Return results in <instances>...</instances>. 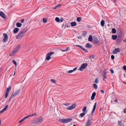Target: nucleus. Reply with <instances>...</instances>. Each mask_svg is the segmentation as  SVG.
I'll use <instances>...</instances> for the list:
<instances>
[{
  "label": "nucleus",
  "mask_w": 126,
  "mask_h": 126,
  "mask_svg": "<svg viewBox=\"0 0 126 126\" xmlns=\"http://www.w3.org/2000/svg\"><path fill=\"white\" fill-rule=\"evenodd\" d=\"M12 63H14V64H15L16 67V65H17V63H16V61H15V60H13L12 61Z\"/></svg>",
  "instance_id": "nucleus-34"
},
{
  "label": "nucleus",
  "mask_w": 126,
  "mask_h": 126,
  "mask_svg": "<svg viewBox=\"0 0 126 126\" xmlns=\"http://www.w3.org/2000/svg\"><path fill=\"white\" fill-rule=\"evenodd\" d=\"M72 120L71 118H68L66 119H60L59 121L60 122L63 123H66L70 122Z\"/></svg>",
  "instance_id": "nucleus-1"
},
{
  "label": "nucleus",
  "mask_w": 126,
  "mask_h": 126,
  "mask_svg": "<svg viewBox=\"0 0 126 126\" xmlns=\"http://www.w3.org/2000/svg\"><path fill=\"white\" fill-rule=\"evenodd\" d=\"M77 67H76L75 68H74L73 69V71H75L76 69H77Z\"/></svg>",
  "instance_id": "nucleus-53"
},
{
  "label": "nucleus",
  "mask_w": 126,
  "mask_h": 126,
  "mask_svg": "<svg viewBox=\"0 0 126 126\" xmlns=\"http://www.w3.org/2000/svg\"><path fill=\"white\" fill-rule=\"evenodd\" d=\"M87 107L86 106L84 107L82 109V111L83 112L85 111Z\"/></svg>",
  "instance_id": "nucleus-35"
},
{
  "label": "nucleus",
  "mask_w": 126,
  "mask_h": 126,
  "mask_svg": "<svg viewBox=\"0 0 126 126\" xmlns=\"http://www.w3.org/2000/svg\"><path fill=\"white\" fill-rule=\"evenodd\" d=\"M23 121H24V118H22L21 120H20L19 122H19V123H21Z\"/></svg>",
  "instance_id": "nucleus-46"
},
{
  "label": "nucleus",
  "mask_w": 126,
  "mask_h": 126,
  "mask_svg": "<svg viewBox=\"0 0 126 126\" xmlns=\"http://www.w3.org/2000/svg\"><path fill=\"white\" fill-rule=\"evenodd\" d=\"M5 111L3 109V110H1V111H0V113H2L3 112Z\"/></svg>",
  "instance_id": "nucleus-51"
},
{
  "label": "nucleus",
  "mask_w": 126,
  "mask_h": 126,
  "mask_svg": "<svg viewBox=\"0 0 126 126\" xmlns=\"http://www.w3.org/2000/svg\"><path fill=\"white\" fill-rule=\"evenodd\" d=\"M110 71L112 74L114 73V71L112 69H110Z\"/></svg>",
  "instance_id": "nucleus-42"
},
{
  "label": "nucleus",
  "mask_w": 126,
  "mask_h": 126,
  "mask_svg": "<svg viewBox=\"0 0 126 126\" xmlns=\"http://www.w3.org/2000/svg\"><path fill=\"white\" fill-rule=\"evenodd\" d=\"M13 98V97H12V96H11V97L10 98H9V100H8V101H10V100L12 98Z\"/></svg>",
  "instance_id": "nucleus-52"
},
{
  "label": "nucleus",
  "mask_w": 126,
  "mask_h": 126,
  "mask_svg": "<svg viewBox=\"0 0 126 126\" xmlns=\"http://www.w3.org/2000/svg\"><path fill=\"white\" fill-rule=\"evenodd\" d=\"M63 19H61V22H63Z\"/></svg>",
  "instance_id": "nucleus-62"
},
{
  "label": "nucleus",
  "mask_w": 126,
  "mask_h": 126,
  "mask_svg": "<svg viewBox=\"0 0 126 126\" xmlns=\"http://www.w3.org/2000/svg\"><path fill=\"white\" fill-rule=\"evenodd\" d=\"M19 30V29L16 28L14 29L13 30V32L14 33H17V32Z\"/></svg>",
  "instance_id": "nucleus-15"
},
{
  "label": "nucleus",
  "mask_w": 126,
  "mask_h": 126,
  "mask_svg": "<svg viewBox=\"0 0 126 126\" xmlns=\"http://www.w3.org/2000/svg\"><path fill=\"white\" fill-rule=\"evenodd\" d=\"M75 46H77V47H81V46H80L79 45H76Z\"/></svg>",
  "instance_id": "nucleus-56"
},
{
  "label": "nucleus",
  "mask_w": 126,
  "mask_h": 126,
  "mask_svg": "<svg viewBox=\"0 0 126 126\" xmlns=\"http://www.w3.org/2000/svg\"><path fill=\"white\" fill-rule=\"evenodd\" d=\"M114 101L115 102H117V99H116L114 100Z\"/></svg>",
  "instance_id": "nucleus-60"
},
{
  "label": "nucleus",
  "mask_w": 126,
  "mask_h": 126,
  "mask_svg": "<svg viewBox=\"0 0 126 126\" xmlns=\"http://www.w3.org/2000/svg\"><path fill=\"white\" fill-rule=\"evenodd\" d=\"M116 32V30L115 28H113L112 30V32L113 33H115Z\"/></svg>",
  "instance_id": "nucleus-25"
},
{
  "label": "nucleus",
  "mask_w": 126,
  "mask_h": 126,
  "mask_svg": "<svg viewBox=\"0 0 126 126\" xmlns=\"http://www.w3.org/2000/svg\"><path fill=\"white\" fill-rule=\"evenodd\" d=\"M47 21V20L46 19L43 18V22L44 23H46Z\"/></svg>",
  "instance_id": "nucleus-37"
},
{
  "label": "nucleus",
  "mask_w": 126,
  "mask_h": 126,
  "mask_svg": "<svg viewBox=\"0 0 126 126\" xmlns=\"http://www.w3.org/2000/svg\"><path fill=\"white\" fill-rule=\"evenodd\" d=\"M76 106V104H74L72 105L71 106L67 108L68 110H71L74 108Z\"/></svg>",
  "instance_id": "nucleus-8"
},
{
  "label": "nucleus",
  "mask_w": 126,
  "mask_h": 126,
  "mask_svg": "<svg viewBox=\"0 0 126 126\" xmlns=\"http://www.w3.org/2000/svg\"><path fill=\"white\" fill-rule=\"evenodd\" d=\"M0 16L3 18L5 19L6 18V15L2 11H0Z\"/></svg>",
  "instance_id": "nucleus-9"
},
{
  "label": "nucleus",
  "mask_w": 126,
  "mask_h": 126,
  "mask_svg": "<svg viewBox=\"0 0 126 126\" xmlns=\"http://www.w3.org/2000/svg\"><path fill=\"white\" fill-rule=\"evenodd\" d=\"M96 95V93L94 92L93 93L92 96L91 97V99L92 100H93L95 98V97Z\"/></svg>",
  "instance_id": "nucleus-13"
},
{
  "label": "nucleus",
  "mask_w": 126,
  "mask_h": 126,
  "mask_svg": "<svg viewBox=\"0 0 126 126\" xmlns=\"http://www.w3.org/2000/svg\"><path fill=\"white\" fill-rule=\"evenodd\" d=\"M88 41H92L93 40V38L91 35H90L88 38Z\"/></svg>",
  "instance_id": "nucleus-19"
},
{
  "label": "nucleus",
  "mask_w": 126,
  "mask_h": 126,
  "mask_svg": "<svg viewBox=\"0 0 126 126\" xmlns=\"http://www.w3.org/2000/svg\"><path fill=\"white\" fill-rule=\"evenodd\" d=\"M36 115V113H35L32 114L30 115H31V116H34V115Z\"/></svg>",
  "instance_id": "nucleus-48"
},
{
  "label": "nucleus",
  "mask_w": 126,
  "mask_h": 126,
  "mask_svg": "<svg viewBox=\"0 0 126 126\" xmlns=\"http://www.w3.org/2000/svg\"><path fill=\"white\" fill-rule=\"evenodd\" d=\"M20 46L19 45H18L17 46V47L18 49H19L20 47Z\"/></svg>",
  "instance_id": "nucleus-57"
},
{
  "label": "nucleus",
  "mask_w": 126,
  "mask_h": 126,
  "mask_svg": "<svg viewBox=\"0 0 126 126\" xmlns=\"http://www.w3.org/2000/svg\"><path fill=\"white\" fill-rule=\"evenodd\" d=\"M51 81L53 83H55V80L53 79H51Z\"/></svg>",
  "instance_id": "nucleus-40"
},
{
  "label": "nucleus",
  "mask_w": 126,
  "mask_h": 126,
  "mask_svg": "<svg viewBox=\"0 0 126 126\" xmlns=\"http://www.w3.org/2000/svg\"><path fill=\"white\" fill-rule=\"evenodd\" d=\"M31 115H29L25 117H24V120L28 118L29 117H30Z\"/></svg>",
  "instance_id": "nucleus-41"
},
{
  "label": "nucleus",
  "mask_w": 126,
  "mask_h": 126,
  "mask_svg": "<svg viewBox=\"0 0 126 126\" xmlns=\"http://www.w3.org/2000/svg\"><path fill=\"white\" fill-rule=\"evenodd\" d=\"M73 72V70H69L67 72L69 73H71Z\"/></svg>",
  "instance_id": "nucleus-39"
},
{
  "label": "nucleus",
  "mask_w": 126,
  "mask_h": 126,
  "mask_svg": "<svg viewBox=\"0 0 126 126\" xmlns=\"http://www.w3.org/2000/svg\"><path fill=\"white\" fill-rule=\"evenodd\" d=\"M62 51H63V52H65L66 51L65 50H62Z\"/></svg>",
  "instance_id": "nucleus-63"
},
{
  "label": "nucleus",
  "mask_w": 126,
  "mask_h": 126,
  "mask_svg": "<svg viewBox=\"0 0 126 126\" xmlns=\"http://www.w3.org/2000/svg\"><path fill=\"white\" fill-rule=\"evenodd\" d=\"M92 46V45L90 44L89 43L85 45L86 47L89 48H90Z\"/></svg>",
  "instance_id": "nucleus-18"
},
{
  "label": "nucleus",
  "mask_w": 126,
  "mask_h": 126,
  "mask_svg": "<svg viewBox=\"0 0 126 126\" xmlns=\"http://www.w3.org/2000/svg\"><path fill=\"white\" fill-rule=\"evenodd\" d=\"M100 23L101 26L102 27H103L104 26L105 24L104 21L103 20H102L101 21Z\"/></svg>",
  "instance_id": "nucleus-22"
},
{
  "label": "nucleus",
  "mask_w": 126,
  "mask_h": 126,
  "mask_svg": "<svg viewBox=\"0 0 126 126\" xmlns=\"http://www.w3.org/2000/svg\"><path fill=\"white\" fill-rule=\"evenodd\" d=\"M123 68L124 70L126 71V66L125 65H124L123 66Z\"/></svg>",
  "instance_id": "nucleus-43"
},
{
  "label": "nucleus",
  "mask_w": 126,
  "mask_h": 126,
  "mask_svg": "<svg viewBox=\"0 0 126 126\" xmlns=\"http://www.w3.org/2000/svg\"><path fill=\"white\" fill-rule=\"evenodd\" d=\"M124 41L125 42H126V39L124 40Z\"/></svg>",
  "instance_id": "nucleus-64"
},
{
  "label": "nucleus",
  "mask_w": 126,
  "mask_h": 126,
  "mask_svg": "<svg viewBox=\"0 0 126 126\" xmlns=\"http://www.w3.org/2000/svg\"><path fill=\"white\" fill-rule=\"evenodd\" d=\"M93 86L95 89H96L97 88V86L96 84H93Z\"/></svg>",
  "instance_id": "nucleus-32"
},
{
  "label": "nucleus",
  "mask_w": 126,
  "mask_h": 126,
  "mask_svg": "<svg viewBox=\"0 0 126 126\" xmlns=\"http://www.w3.org/2000/svg\"><path fill=\"white\" fill-rule=\"evenodd\" d=\"M81 49H82V50H83V49H84V48H83L81 46V47H80Z\"/></svg>",
  "instance_id": "nucleus-58"
},
{
  "label": "nucleus",
  "mask_w": 126,
  "mask_h": 126,
  "mask_svg": "<svg viewBox=\"0 0 126 126\" xmlns=\"http://www.w3.org/2000/svg\"><path fill=\"white\" fill-rule=\"evenodd\" d=\"M117 38V36L116 35H113L112 36V38L114 40H115Z\"/></svg>",
  "instance_id": "nucleus-20"
},
{
  "label": "nucleus",
  "mask_w": 126,
  "mask_h": 126,
  "mask_svg": "<svg viewBox=\"0 0 126 126\" xmlns=\"http://www.w3.org/2000/svg\"><path fill=\"white\" fill-rule=\"evenodd\" d=\"M24 35V32L22 31L20 32L16 36V38L17 39H19L22 38Z\"/></svg>",
  "instance_id": "nucleus-5"
},
{
  "label": "nucleus",
  "mask_w": 126,
  "mask_h": 126,
  "mask_svg": "<svg viewBox=\"0 0 126 126\" xmlns=\"http://www.w3.org/2000/svg\"><path fill=\"white\" fill-rule=\"evenodd\" d=\"M19 50L18 49H14L13 52H11V53L9 54L10 56H13L16 53H17Z\"/></svg>",
  "instance_id": "nucleus-7"
},
{
  "label": "nucleus",
  "mask_w": 126,
  "mask_h": 126,
  "mask_svg": "<svg viewBox=\"0 0 126 126\" xmlns=\"http://www.w3.org/2000/svg\"><path fill=\"white\" fill-rule=\"evenodd\" d=\"M8 105H6L4 107V108L3 109L5 111H6L7 109V108H8Z\"/></svg>",
  "instance_id": "nucleus-36"
},
{
  "label": "nucleus",
  "mask_w": 126,
  "mask_h": 126,
  "mask_svg": "<svg viewBox=\"0 0 126 126\" xmlns=\"http://www.w3.org/2000/svg\"><path fill=\"white\" fill-rule=\"evenodd\" d=\"M64 27L65 28L66 27H68V26L67 25H65Z\"/></svg>",
  "instance_id": "nucleus-59"
},
{
  "label": "nucleus",
  "mask_w": 126,
  "mask_h": 126,
  "mask_svg": "<svg viewBox=\"0 0 126 126\" xmlns=\"http://www.w3.org/2000/svg\"><path fill=\"white\" fill-rule=\"evenodd\" d=\"M88 64L87 63H83L82 64L79 70L80 71H82L83 69H85L87 66Z\"/></svg>",
  "instance_id": "nucleus-4"
},
{
  "label": "nucleus",
  "mask_w": 126,
  "mask_h": 126,
  "mask_svg": "<svg viewBox=\"0 0 126 126\" xmlns=\"http://www.w3.org/2000/svg\"><path fill=\"white\" fill-rule=\"evenodd\" d=\"M122 30L121 28H119L117 30V33H118L119 32H120V31H121Z\"/></svg>",
  "instance_id": "nucleus-31"
},
{
  "label": "nucleus",
  "mask_w": 126,
  "mask_h": 126,
  "mask_svg": "<svg viewBox=\"0 0 126 126\" xmlns=\"http://www.w3.org/2000/svg\"><path fill=\"white\" fill-rule=\"evenodd\" d=\"M98 40L96 38L94 39H93V42L94 44L98 42Z\"/></svg>",
  "instance_id": "nucleus-24"
},
{
  "label": "nucleus",
  "mask_w": 126,
  "mask_h": 126,
  "mask_svg": "<svg viewBox=\"0 0 126 126\" xmlns=\"http://www.w3.org/2000/svg\"><path fill=\"white\" fill-rule=\"evenodd\" d=\"M19 91H16L11 95L12 97L14 98L15 96L18 95L19 93Z\"/></svg>",
  "instance_id": "nucleus-12"
},
{
  "label": "nucleus",
  "mask_w": 126,
  "mask_h": 126,
  "mask_svg": "<svg viewBox=\"0 0 126 126\" xmlns=\"http://www.w3.org/2000/svg\"><path fill=\"white\" fill-rule=\"evenodd\" d=\"M70 49V48L69 47H68L66 48L65 50L66 51H68V50H69Z\"/></svg>",
  "instance_id": "nucleus-44"
},
{
  "label": "nucleus",
  "mask_w": 126,
  "mask_h": 126,
  "mask_svg": "<svg viewBox=\"0 0 126 126\" xmlns=\"http://www.w3.org/2000/svg\"><path fill=\"white\" fill-rule=\"evenodd\" d=\"M9 94V93H8V92H6V93L5 94V98H6L8 96V95Z\"/></svg>",
  "instance_id": "nucleus-33"
},
{
  "label": "nucleus",
  "mask_w": 126,
  "mask_h": 126,
  "mask_svg": "<svg viewBox=\"0 0 126 126\" xmlns=\"http://www.w3.org/2000/svg\"><path fill=\"white\" fill-rule=\"evenodd\" d=\"M81 20V17H79L77 18V21L78 22H80Z\"/></svg>",
  "instance_id": "nucleus-28"
},
{
  "label": "nucleus",
  "mask_w": 126,
  "mask_h": 126,
  "mask_svg": "<svg viewBox=\"0 0 126 126\" xmlns=\"http://www.w3.org/2000/svg\"><path fill=\"white\" fill-rule=\"evenodd\" d=\"M24 22V19H22L21 20V22L23 23Z\"/></svg>",
  "instance_id": "nucleus-61"
},
{
  "label": "nucleus",
  "mask_w": 126,
  "mask_h": 126,
  "mask_svg": "<svg viewBox=\"0 0 126 126\" xmlns=\"http://www.w3.org/2000/svg\"><path fill=\"white\" fill-rule=\"evenodd\" d=\"M16 25L17 27H20L22 25V24L21 23L17 22L16 23Z\"/></svg>",
  "instance_id": "nucleus-23"
},
{
  "label": "nucleus",
  "mask_w": 126,
  "mask_h": 126,
  "mask_svg": "<svg viewBox=\"0 0 126 126\" xmlns=\"http://www.w3.org/2000/svg\"><path fill=\"white\" fill-rule=\"evenodd\" d=\"M111 58L112 59H114V55H112L111 56Z\"/></svg>",
  "instance_id": "nucleus-49"
},
{
  "label": "nucleus",
  "mask_w": 126,
  "mask_h": 126,
  "mask_svg": "<svg viewBox=\"0 0 126 126\" xmlns=\"http://www.w3.org/2000/svg\"><path fill=\"white\" fill-rule=\"evenodd\" d=\"M11 87L10 86H9V87L7 88L6 92L9 93V91L11 90Z\"/></svg>",
  "instance_id": "nucleus-26"
},
{
  "label": "nucleus",
  "mask_w": 126,
  "mask_h": 126,
  "mask_svg": "<svg viewBox=\"0 0 126 126\" xmlns=\"http://www.w3.org/2000/svg\"><path fill=\"white\" fill-rule=\"evenodd\" d=\"M71 25L72 27H74L76 26L77 25V23L75 22H71Z\"/></svg>",
  "instance_id": "nucleus-16"
},
{
  "label": "nucleus",
  "mask_w": 126,
  "mask_h": 126,
  "mask_svg": "<svg viewBox=\"0 0 126 126\" xmlns=\"http://www.w3.org/2000/svg\"><path fill=\"white\" fill-rule=\"evenodd\" d=\"M94 57V56L93 55L90 56L89 57V58L90 59H92Z\"/></svg>",
  "instance_id": "nucleus-47"
},
{
  "label": "nucleus",
  "mask_w": 126,
  "mask_h": 126,
  "mask_svg": "<svg viewBox=\"0 0 126 126\" xmlns=\"http://www.w3.org/2000/svg\"><path fill=\"white\" fill-rule=\"evenodd\" d=\"M43 121V117H39L38 119L34 120L33 122V124H37L39 122H42Z\"/></svg>",
  "instance_id": "nucleus-2"
},
{
  "label": "nucleus",
  "mask_w": 126,
  "mask_h": 126,
  "mask_svg": "<svg viewBox=\"0 0 126 126\" xmlns=\"http://www.w3.org/2000/svg\"><path fill=\"white\" fill-rule=\"evenodd\" d=\"M123 112L124 113H126V108L124 110Z\"/></svg>",
  "instance_id": "nucleus-55"
},
{
  "label": "nucleus",
  "mask_w": 126,
  "mask_h": 126,
  "mask_svg": "<svg viewBox=\"0 0 126 126\" xmlns=\"http://www.w3.org/2000/svg\"><path fill=\"white\" fill-rule=\"evenodd\" d=\"M99 80L97 78H96L95 81V82L97 83L98 82Z\"/></svg>",
  "instance_id": "nucleus-38"
},
{
  "label": "nucleus",
  "mask_w": 126,
  "mask_h": 126,
  "mask_svg": "<svg viewBox=\"0 0 126 126\" xmlns=\"http://www.w3.org/2000/svg\"><path fill=\"white\" fill-rule=\"evenodd\" d=\"M54 53V52H50L47 53L46 56V58L45 59V60H49L51 58L50 56L52 54H53Z\"/></svg>",
  "instance_id": "nucleus-3"
},
{
  "label": "nucleus",
  "mask_w": 126,
  "mask_h": 126,
  "mask_svg": "<svg viewBox=\"0 0 126 126\" xmlns=\"http://www.w3.org/2000/svg\"><path fill=\"white\" fill-rule=\"evenodd\" d=\"M55 20L58 22H59L60 21V19L58 17H56L55 19Z\"/></svg>",
  "instance_id": "nucleus-30"
},
{
  "label": "nucleus",
  "mask_w": 126,
  "mask_h": 126,
  "mask_svg": "<svg viewBox=\"0 0 126 126\" xmlns=\"http://www.w3.org/2000/svg\"><path fill=\"white\" fill-rule=\"evenodd\" d=\"M118 124L120 125H121L122 124V122L121 121H118Z\"/></svg>",
  "instance_id": "nucleus-50"
},
{
  "label": "nucleus",
  "mask_w": 126,
  "mask_h": 126,
  "mask_svg": "<svg viewBox=\"0 0 126 126\" xmlns=\"http://www.w3.org/2000/svg\"><path fill=\"white\" fill-rule=\"evenodd\" d=\"M101 91L102 93L104 94V91L103 90H101Z\"/></svg>",
  "instance_id": "nucleus-54"
},
{
  "label": "nucleus",
  "mask_w": 126,
  "mask_h": 126,
  "mask_svg": "<svg viewBox=\"0 0 126 126\" xmlns=\"http://www.w3.org/2000/svg\"><path fill=\"white\" fill-rule=\"evenodd\" d=\"M97 103L95 102L94 104V107L92 111V112H91L92 114L95 111V109L96 108V106Z\"/></svg>",
  "instance_id": "nucleus-14"
},
{
  "label": "nucleus",
  "mask_w": 126,
  "mask_h": 126,
  "mask_svg": "<svg viewBox=\"0 0 126 126\" xmlns=\"http://www.w3.org/2000/svg\"><path fill=\"white\" fill-rule=\"evenodd\" d=\"M103 78V79L104 81H106V80L105 79H106V73L105 72H104L102 75Z\"/></svg>",
  "instance_id": "nucleus-17"
},
{
  "label": "nucleus",
  "mask_w": 126,
  "mask_h": 126,
  "mask_svg": "<svg viewBox=\"0 0 126 126\" xmlns=\"http://www.w3.org/2000/svg\"><path fill=\"white\" fill-rule=\"evenodd\" d=\"M85 114V113L84 112H83L82 113H81L80 114V116L81 117H83L84 116Z\"/></svg>",
  "instance_id": "nucleus-29"
},
{
  "label": "nucleus",
  "mask_w": 126,
  "mask_h": 126,
  "mask_svg": "<svg viewBox=\"0 0 126 126\" xmlns=\"http://www.w3.org/2000/svg\"><path fill=\"white\" fill-rule=\"evenodd\" d=\"M120 51V49L119 48H115L112 52V53L113 54H116L118 52Z\"/></svg>",
  "instance_id": "nucleus-10"
},
{
  "label": "nucleus",
  "mask_w": 126,
  "mask_h": 126,
  "mask_svg": "<svg viewBox=\"0 0 126 126\" xmlns=\"http://www.w3.org/2000/svg\"><path fill=\"white\" fill-rule=\"evenodd\" d=\"M83 50L86 53H87L88 52V51L87 50H86L84 48V49H83Z\"/></svg>",
  "instance_id": "nucleus-45"
},
{
  "label": "nucleus",
  "mask_w": 126,
  "mask_h": 126,
  "mask_svg": "<svg viewBox=\"0 0 126 126\" xmlns=\"http://www.w3.org/2000/svg\"><path fill=\"white\" fill-rule=\"evenodd\" d=\"M92 122L91 120L89 119H88L87 121L86 124V126H90L91 125Z\"/></svg>",
  "instance_id": "nucleus-11"
},
{
  "label": "nucleus",
  "mask_w": 126,
  "mask_h": 126,
  "mask_svg": "<svg viewBox=\"0 0 126 126\" xmlns=\"http://www.w3.org/2000/svg\"><path fill=\"white\" fill-rule=\"evenodd\" d=\"M61 5L59 4L58 5H57L55 6L53 8L54 9H56L57 8H59L60 7H61Z\"/></svg>",
  "instance_id": "nucleus-21"
},
{
  "label": "nucleus",
  "mask_w": 126,
  "mask_h": 126,
  "mask_svg": "<svg viewBox=\"0 0 126 126\" xmlns=\"http://www.w3.org/2000/svg\"><path fill=\"white\" fill-rule=\"evenodd\" d=\"M3 36L4 37L3 39V42H6L8 40V37L6 33H4L3 34Z\"/></svg>",
  "instance_id": "nucleus-6"
},
{
  "label": "nucleus",
  "mask_w": 126,
  "mask_h": 126,
  "mask_svg": "<svg viewBox=\"0 0 126 126\" xmlns=\"http://www.w3.org/2000/svg\"><path fill=\"white\" fill-rule=\"evenodd\" d=\"M118 34H119V36H122L123 34L122 30L121 31H120V32H119Z\"/></svg>",
  "instance_id": "nucleus-27"
}]
</instances>
